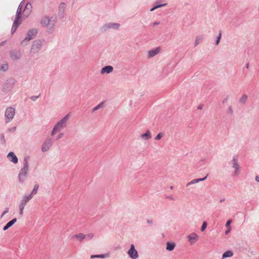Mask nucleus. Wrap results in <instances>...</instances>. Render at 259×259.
<instances>
[{
  "instance_id": "1",
  "label": "nucleus",
  "mask_w": 259,
  "mask_h": 259,
  "mask_svg": "<svg viewBox=\"0 0 259 259\" xmlns=\"http://www.w3.org/2000/svg\"><path fill=\"white\" fill-rule=\"evenodd\" d=\"M68 118L69 115H66L62 119L59 121L54 126V128L52 132L51 135L53 136L56 133L60 132L61 130L65 128L66 126Z\"/></svg>"
},
{
  "instance_id": "2",
  "label": "nucleus",
  "mask_w": 259,
  "mask_h": 259,
  "mask_svg": "<svg viewBox=\"0 0 259 259\" xmlns=\"http://www.w3.org/2000/svg\"><path fill=\"white\" fill-rule=\"evenodd\" d=\"M15 114V109L12 107H8L5 112L6 121L7 122L11 120Z\"/></svg>"
},
{
  "instance_id": "3",
  "label": "nucleus",
  "mask_w": 259,
  "mask_h": 259,
  "mask_svg": "<svg viewBox=\"0 0 259 259\" xmlns=\"http://www.w3.org/2000/svg\"><path fill=\"white\" fill-rule=\"evenodd\" d=\"M37 33V31L35 29H32L28 31L27 35L25 38L21 42L22 45H24L26 42L29 41L30 39H33Z\"/></svg>"
},
{
  "instance_id": "4",
  "label": "nucleus",
  "mask_w": 259,
  "mask_h": 259,
  "mask_svg": "<svg viewBox=\"0 0 259 259\" xmlns=\"http://www.w3.org/2000/svg\"><path fill=\"white\" fill-rule=\"evenodd\" d=\"M40 23L41 25L48 26L49 29L53 28L54 26V21H52L51 19L46 16L42 18Z\"/></svg>"
},
{
  "instance_id": "5",
  "label": "nucleus",
  "mask_w": 259,
  "mask_h": 259,
  "mask_svg": "<svg viewBox=\"0 0 259 259\" xmlns=\"http://www.w3.org/2000/svg\"><path fill=\"white\" fill-rule=\"evenodd\" d=\"M41 46V42L40 40H35L31 49V52L32 53H35L37 52L40 48Z\"/></svg>"
},
{
  "instance_id": "6",
  "label": "nucleus",
  "mask_w": 259,
  "mask_h": 259,
  "mask_svg": "<svg viewBox=\"0 0 259 259\" xmlns=\"http://www.w3.org/2000/svg\"><path fill=\"white\" fill-rule=\"evenodd\" d=\"M128 254L130 257L133 259H136L138 257V252L136 250L133 244L131 245L130 249L128 251Z\"/></svg>"
},
{
  "instance_id": "7",
  "label": "nucleus",
  "mask_w": 259,
  "mask_h": 259,
  "mask_svg": "<svg viewBox=\"0 0 259 259\" xmlns=\"http://www.w3.org/2000/svg\"><path fill=\"white\" fill-rule=\"evenodd\" d=\"M187 238L192 245L198 240V236L195 233H192L187 236Z\"/></svg>"
},
{
  "instance_id": "8",
  "label": "nucleus",
  "mask_w": 259,
  "mask_h": 259,
  "mask_svg": "<svg viewBox=\"0 0 259 259\" xmlns=\"http://www.w3.org/2000/svg\"><path fill=\"white\" fill-rule=\"evenodd\" d=\"M28 170V163L26 159H25L24 163V167L21 169V171L20 174H19L20 180L21 179V177L22 176H25L26 175Z\"/></svg>"
},
{
  "instance_id": "9",
  "label": "nucleus",
  "mask_w": 259,
  "mask_h": 259,
  "mask_svg": "<svg viewBox=\"0 0 259 259\" xmlns=\"http://www.w3.org/2000/svg\"><path fill=\"white\" fill-rule=\"evenodd\" d=\"M233 167L235 168V171L234 172L233 175L236 176L239 174L240 166L237 163V160L235 158H233L232 160Z\"/></svg>"
},
{
  "instance_id": "10",
  "label": "nucleus",
  "mask_w": 259,
  "mask_h": 259,
  "mask_svg": "<svg viewBox=\"0 0 259 259\" xmlns=\"http://www.w3.org/2000/svg\"><path fill=\"white\" fill-rule=\"evenodd\" d=\"M52 144V142L51 140H50V139L46 141L44 143V144L42 146V148H41L42 151L43 152L47 151L51 147Z\"/></svg>"
},
{
  "instance_id": "11",
  "label": "nucleus",
  "mask_w": 259,
  "mask_h": 259,
  "mask_svg": "<svg viewBox=\"0 0 259 259\" xmlns=\"http://www.w3.org/2000/svg\"><path fill=\"white\" fill-rule=\"evenodd\" d=\"M7 157L9 160L14 163H17L18 162V158L13 152H10Z\"/></svg>"
},
{
  "instance_id": "12",
  "label": "nucleus",
  "mask_w": 259,
  "mask_h": 259,
  "mask_svg": "<svg viewBox=\"0 0 259 259\" xmlns=\"http://www.w3.org/2000/svg\"><path fill=\"white\" fill-rule=\"evenodd\" d=\"M32 194H30L29 196H25L22 200V204L20 205V210H22L24 208V205L31 198H32Z\"/></svg>"
},
{
  "instance_id": "13",
  "label": "nucleus",
  "mask_w": 259,
  "mask_h": 259,
  "mask_svg": "<svg viewBox=\"0 0 259 259\" xmlns=\"http://www.w3.org/2000/svg\"><path fill=\"white\" fill-rule=\"evenodd\" d=\"M113 70V67L111 66H106L103 68H102L101 70V73L102 74H103L104 73H111Z\"/></svg>"
},
{
  "instance_id": "14",
  "label": "nucleus",
  "mask_w": 259,
  "mask_h": 259,
  "mask_svg": "<svg viewBox=\"0 0 259 259\" xmlns=\"http://www.w3.org/2000/svg\"><path fill=\"white\" fill-rule=\"evenodd\" d=\"M160 51V48H157L155 49H153L152 50L149 51L148 52V57L151 58L152 57H154L157 54H158Z\"/></svg>"
},
{
  "instance_id": "15",
  "label": "nucleus",
  "mask_w": 259,
  "mask_h": 259,
  "mask_svg": "<svg viewBox=\"0 0 259 259\" xmlns=\"http://www.w3.org/2000/svg\"><path fill=\"white\" fill-rule=\"evenodd\" d=\"M207 177V175L206 176H205V177L203 178L193 179V180H192V181H191L190 182H189V183H187V186H190V185H193V184L197 183H198V182H199L200 181H204V180H205L206 179Z\"/></svg>"
},
{
  "instance_id": "16",
  "label": "nucleus",
  "mask_w": 259,
  "mask_h": 259,
  "mask_svg": "<svg viewBox=\"0 0 259 259\" xmlns=\"http://www.w3.org/2000/svg\"><path fill=\"white\" fill-rule=\"evenodd\" d=\"M140 137L144 140H148L152 137L151 133L149 130L147 131L145 134H142Z\"/></svg>"
},
{
  "instance_id": "17",
  "label": "nucleus",
  "mask_w": 259,
  "mask_h": 259,
  "mask_svg": "<svg viewBox=\"0 0 259 259\" xmlns=\"http://www.w3.org/2000/svg\"><path fill=\"white\" fill-rule=\"evenodd\" d=\"M16 222L17 219L16 218L13 219L12 221H10L7 224V225L4 227L3 230L4 231L7 230L10 227L12 226Z\"/></svg>"
},
{
  "instance_id": "18",
  "label": "nucleus",
  "mask_w": 259,
  "mask_h": 259,
  "mask_svg": "<svg viewBox=\"0 0 259 259\" xmlns=\"http://www.w3.org/2000/svg\"><path fill=\"white\" fill-rule=\"evenodd\" d=\"M176 246V244L175 243H171L167 242L166 243V249L168 251H172L174 249Z\"/></svg>"
},
{
  "instance_id": "19",
  "label": "nucleus",
  "mask_w": 259,
  "mask_h": 259,
  "mask_svg": "<svg viewBox=\"0 0 259 259\" xmlns=\"http://www.w3.org/2000/svg\"><path fill=\"white\" fill-rule=\"evenodd\" d=\"M21 17L20 16V12H18L17 14H16V17L15 18V20L14 22V23L15 24H17V25H19V24L21 23Z\"/></svg>"
},
{
  "instance_id": "20",
  "label": "nucleus",
  "mask_w": 259,
  "mask_h": 259,
  "mask_svg": "<svg viewBox=\"0 0 259 259\" xmlns=\"http://www.w3.org/2000/svg\"><path fill=\"white\" fill-rule=\"evenodd\" d=\"M203 39V36L201 35H198L195 38V46H197L198 44H199Z\"/></svg>"
},
{
  "instance_id": "21",
  "label": "nucleus",
  "mask_w": 259,
  "mask_h": 259,
  "mask_svg": "<svg viewBox=\"0 0 259 259\" xmlns=\"http://www.w3.org/2000/svg\"><path fill=\"white\" fill-rule=\"evenodd\" d=\"M233 255V252L231 251L228 250L224 252L223 254L222 258L231 257Z\"/></svg>"
},
{
  "instance_id": "22",
  "label": "nucleus",
  "mask_w": 259,
  "mask_h": 259,
  "mask_svg": "<svg viewBox=\"0 0 259 259\" xmlns=\"http://www.w3.org/2000/svg\"><path fill=\"white\" fill-rule=\"evenodd\" d=\"M74 237L76 238L79 241H81L83 239H84L85 238V235L82 233H80V234L75 235L74 236Z\"/></svg>"
},
{
  "instance_id": "23",
  "label": "nucleus",
  "mask_w": 259,
  "mask_h": 259,
  "mask_svg": "<svg viewBox=\"0 0 259 259\" xmlns=\"http://www.w3.org/2000/svg\"><path fill=\"white\" fill-rule=\"evenodd\" d=\"M120 26V24L118 23H109L107 25V28H112L114 29H117Z\"/></svg>"
},
{
  "instance_id": "24",
  "label": "nucleus",
  "mask_w": 259,
  "mask_h": 259,
  "mask_svg": "<svg viewBox=\"0 0 259 259\" xmlns=\"http://www.w3.org/2000/svg\"><path fill=\"white\" fill-rule=\"evenodd\" d=\"M21 54L19 53H12L11 54V57L13 59H17L20 58Z\"/></svg>"
},
{
  "instance_id": "25",
  "label": "nucleus",
  "mask_w": 259,
  "mask_h": 259,
  "mask_svg": "<svg viewBox=\"0 0 259 259\" xmlns=\"http://www.w3.org/2000/svg\"><path fill=\"white\" fill-rule=\"evenodd\" d=\"M108 255L107 254H99V255H92L91 257L93 258L95 257H99V258H105L107 257Z\"/></svg>"
},
{
  "instance_id": "26",
  "label": "nucleus",
  "mask_w": 259,
  "mask_h": 259,
  "mask_svg": "<svg viewBox=\"0 0 259 259\" xmlns=\"http://www.w3.org/2000/svg\"><path fill=\"white\" fill-rule=\"evenodd\" d=\"M1 70L6 71L8 69V65L7 64H3L0 66Z\"/></svg>"
},
{
  "instance_id": "27",
  "label": "nucleus",
  "mask_w": 259,
  "mask_h": 259,
  "mask_svg": "<svg viewBox=\"0 0 259 259\" xmlns=\"http://www.w3.org/2000/svg\"><path fill=\"white\" fill-rule=\"evenodd\" d=\"M38 189V185H35L34 187V188H33L31 193V194H32V196L34 194H35L37 193Z\"/></svg>"
},
{
  "instance_id": "28",
  "label": "nucleus",
  "mask_w": 259,
  "mask_h": 259,
  "mask_svg": "<svg viewBox=\"0 0 259 259\" xmlns=\"http://www.w3.org/2000/svg\"><path fill=\"white\" fill-rule=\"evenodd\" d=\"M164 134L162 133H159L155 138V140H160L163 137Z\"/></svg>"
},
{
  "instance_id": "29",
  "label": "nucleus",
  "mask_w": 259,
  "mask_h": 259,
  "mask_svg": "<svg viewBox=\"0 0 259 259\" xmlns=\"http://www.w3.org/2000/svg\"><path fill=\"white\" fill-rule=\"evenodd\" d=\"M18 27V25H17V24L13 23V25L12 27V33H13L14 32H15V31L16 30Z\"/></svg>"
},
{
  "instance_id": "30",
  "label": "nucleus",
  "mask_w": 259,
  "mask_h": 259,
  "mask_svg": "<svg viewBox=\"0 0 259 259\" xmlns=\"http://www.w3.org/2000/svg\"><path fill=\"white\" fill-rule=\"evenodd\" d=\"M165 5H166V4L157 5V6H155L154 7H153V8H152L150 10V11H153L154 10H155V9H156L157 8H159L160 7H161L162 6H164Z\"/></svg>"
},
{
  "instance_id": "31",
  "label": "nucleus",
  "mask_w": 259,
  "mask_h": 259,
  "mask_svg": "<svg viewBox=\"0 0 259 259\" xmlns=\"http://www.w3.org/2000/svg\"><path fill=\"white\" fill-rule=\"evenodd\" d=\"M206 227H207V223L206 222H204L202 224V226L201 228V231H204L205 230V229H206Z\"/></svg>"
},
{
  "instance_id": "32",
  "label": "nucleus",
  "mask_w": 259,
  "mask_h": 259,
  "mask_svg": "<svg viewBox=\"0 0 259 259\" xmlns=\"http://www.w3.org/2000/svg\"><path fill=\"white\" fill-rule=\"evenodd\" d=\"M222 33L221 32H220L219 36H218L217 41H216V45H218L220 41L221 38Z\"/></svg>"
},
{
  "instance_id": "33",
  "label": "nucleus",
  "mask_w": 259,
  "mask_h": 259,
  "mask_svg": "<svg viewBox=\"0 0 259 259\" xmlns=\"http://www.w3.org/2000/svg\"><path fill=\"white\" fill-rule=\"evenodd\" d=\"M93 234L92 233L89 234L87 235H85V238L87 237L88 239H91L93 238Z\"/></svg>"
},
{
  "instance_id": "34",
  "label": "nucleus",
  "mask_w": 259,
  "mask_h": 259,
  "mask_svg": "<svg viewBox=\"0 0 259 259\" xmlns=\"http://www.w3.org/2000/svg\"><path fill=\"white\" fill-rule=\"evenodd\" d=\"M63 136H64V134H63V133H60V134L58 135V136H57V140H58V139H61V138H62V137H63Z\"/></svg>"
},
{
  "instance_id": "35",
  "label": "nucleus",
  "mask_w": 259,
  "mask_h": 259,
  "mask_svg": "<svg viewBox=\"0 0 259 259\" xmlns=\"http://www.w3.org/2000/svg\"><path fill=\"white\" fill-rule=\"evenodd\" d=\"M101 106V104L98 105L97 106H96L94 108L93 110L96 111V110L99 109L100 108Z\"/></svg>"
},
{
  "instance_id": "36",
  "label": "nucleus",
  "mask_w": 259,
  "mask_h": 259,
  "mask_svg": "<svg viewBox=\"0 0 259 259\" xmlns=\"http://www.w3.org/2000/svg\"><path fill=\"white\" fill-rule=\"evenodd\" d=\"M231 220H229L227 222V223H226V226L227 227H229L230 226V224H231Z\"/></svg>"
},
{
  "instance_id": "37",
  "label": "nucleus",
  "mask_w": 259,
  "mask_h": 259,
  "mask_svg": "<svg viewBox=\"0 0 259 259\" xmlns=\"http://www.w3.org/2000/svg\"><path fill=\"white\" fill-rule=\"evenodd\" d=\"M255 179L257 182H259V176H256Z\"/></svg>"
},
{
  "instance_id": "38",
  "label": "nucleus",
  "mask_w": 259,
  "mask_h": 259,
  "mask_svg": "<svg viewBox=\"0 0 259 259\" xmlns=\"http://www.w3.org/2000/svg\"><path fill=\"white\" fill-rule=\"evenodd\" d=\"M21 9L19 7L17 9V13H18V12H19L20 13H21Z\"/></svg>"
},
{
  "instance_id": "39",
  "label": "nucleus",
  "mask_w": 259,
  "mask_h": 259,
  "mask_svg": "<svg viewBox=\"0 0 259 259\" xmlns=\"http://www.w3.org/2000/svg\"><path fill=\"white\" fill-rule=\"evenodd\" d=\"M158 24H159V23H158V22H155V23H154V25H158Z\"/></svg>"
},
{
  "instance_id": "40",
  "label": "nucleus",
  "mask_w": 259,
  "mask_h": 259,
  "mask_svg": "<svg viewBox=\"0 0 259 259\" xmlns=\"http://www.w3.org/2000/svg\"><path fill=\"white\" fill-rule=\"evenodd\" d=\"M229 232V230L226 231V234H227Z\"/></svg>"
},
{
  "instance_id": "41",
  "label": "nucleus",
  "mask_w": 259,
  "mask_h": 259,
  "mask_svg": "<svg viewBox=\"0 0 259 259\" xmlns=\"http://www.w3.org/2000/svg\"><path fill=\"white\" fill-rule=\"evenodd\" d=\"M243 98H244V100H246V96L243 97Z\"/></svg>"
},
{
  "instance_id": "42",
  "label": "nucleus",
  "mask_w": 259,
  "mask_h": 259,
  "mask_svg": "<svg viewBox=\"0 0 259 259\" xmlns=\"http://www.w3.org/2000/svg\"><path fill=\"white\" fill-rule=\"evenodd\" d=\"M103 29L105 30V26H104L103 27Z\"/></svg>"
},
{
  "instance_id": "43",
  "label": "nucleus",
  "mask_w": 259,
  "mask_h": 259,
  "mask_svg": "<svg viewBox=\"0 0 259 259\" xmlns=\"http://www.w3.org/2000/svg\"><path fill=\"white\" fill-rule=\"evenodd\" d=\"M198 109H201V107H198Z\"/></svg>"
},
{
  "instance_id": "44",
  "label": "nucleus",
  "mask_w": 259,
  "mask_h": 259,
  "mask_svg": "<svg viewBox=\"0 0 259 259\" xmlns=\"http://www.w3.org/2000/svg\"><path fill=\"white\" fill-rule=\"evenodd\" d=\"M5 213H3L2 217H3Z\"/></svg>"
},
{
  "instance_id": "45",
  "label": "nucleus",
  "mask_w": 259,
  "mask_h": 259,
  "mask_svg": "<svg viewBox=\"0 0 259 259\" xmlns=\"http://www.w3.org/2000/svg\"><path fill=\"white\" fill-rule=\"evenodd\" d=\"M28 4L26 5V8H27V7H28Z\"/></svg>"
}]
</instances>
